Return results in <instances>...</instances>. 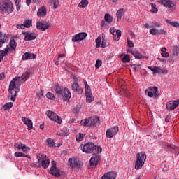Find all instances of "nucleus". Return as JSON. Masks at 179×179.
Here are the masks:
<instances>
[{"mask_svg": "<svg viewBox=\"0 0 179 179\" xmlns=\"http://www.w3.org/2000/svg\"><path fill=\"white\" fill-rule=\"evenodd\" d=\"M122 62L124 63H128L130 62V57L129 55H125L124 57L122 58Z\"/></svg>", "mask_w": 179, "mask_h": 179, "instance_id": "nucleus-46", "label": "nucleus"}, {"mask_svg": "<svg viewBox=\"0 0 179 179\" xmlns=\"http://www.w3.org/2000/svg\"><path fill=\"white\" fill-rule=\"evenodd\" d=\"M101 65H102V61H101V60H99V59H97V60L96 61L95 67H96V69H99Z\"/></svg>", "mask_w": 179, "mask_h": 179, "instance_id": "nucleus-48", "label": "nucleus"}, {"mask_svg": "<svg viewBox=\"0 0 179 179\" xmlns=\"http://www.w3.org/2000/svg\"><path fill=\"white\" fill-rule=\"evenodd\" d=\"M114 39L117 41H120V38H121V31L117 30L116 33L115 34Z\"/></svg>", "mask_w": 179, "mask_h": 179, "instance_id": "nucleus-38", "label": "nucleus"}, {"mask_svg": "<svg viewBox=\"0 0 179 179\" xmlns=\"http://www.w3.org/2000/svg\"><path fill=\"white\" fill-rule=\"evenodd\" d=\"M129 52L132 54L136 59H143V58H147L146 57L143 56L141 53H139L137 50H129Z\"/></svg>", "mask_w": 179, "mask_h": 179, "instance_id": "nucleus-27", "label": "nucleus"}, {"mask_svg": "<svg viewBox=\"0 0 179 179\" xmlns=\"http://www.w3.org/2000/svg\"><path fill=\"white\" fill-rule=\"evenodd\" d=\"M118 126H114V127H110V129H108L106 133V136L108 138H112L114 136L117 135L118 134Z\"/></svg>", "mask_w": 179, "mask_h": 179, "instance_id": "nucleus-8", "label": "nucleus"}, {"mask_svg": "<svg viewBox=\"0 0 179 179\" xmlns=\"http://www.w3.org/2000/svg\"><path fill=\"white\" fill-rule=\"evenodd\" d=\"M87 36V33H80L73 36L71 41L73 42L81 41L82 40H84Z\"/></svg>", "mask_w": 179, "mask_h": 179, "instance_id": "nucleus-13", "label": "nucleus"}, {"mask_svg": "<svg viewBox=\"0 0 179 179\" xmlns=\"http://www.w3.org/2000/svg\"><path fill=\"white\" fill-rule=\"evenodd\" d=\"M104 20L108 24L113 23V16L109 13H106L104 15Z\"/></svg>", "mask_w": 179, "mask_h": 179, "instance_id": "nucleus-29", "label": "nucleus"}, {"mask_svg": "<svg viewBox=\"0 0 179 179\" xmlns=\"http://www.w3.org/2000/svg\"><path fill=\"white\" fill-rule=\"evenodd\" d=\"M152 9L151 12L153 13H156L158 12V9L156 8V4L155 3H151Z\"/></svg>", "mask_w": 179, "mask_h": 179, "instance_id": "nucleus-45", "label": "nucleus"}, {"mask_svg": "<svg viewBox=\"0 0 179 179\" xmlns=\"http://www.w3.org/2000/svg\"><path fill=\"white\" fill-rule=\"evenodd\" d=\"M51 5L54 10L57 9L59 5V0H51Z\"/></svg>", "mask_w": 179, "mask_h": 179, "instance_id": "nucleus-34", "label": "nucleus"}, {"mask_svg": "<svg viewBox=\"0 0 179 179\" xmlns=\"http://www.w3.org/2000/svg\"><path fill=\"white\" fill-rule=\"evenodd\" d=\"M136 156L137 159L135 163V169L138 170L141 169L144 165L147 156L145 152H139L136 155Z\"/></svg>", "mask_w": 179, "mask_h": 179, "instance_id": "nucleus-4", "label": "nucleus"}, {"mask_svg": "<svg viewBox=\"0 0 179 179\" xmlns=\"http://www.w3.org/2000/svg\"><path fill=\"white\" fill-rule=\"evenodd\" d=\"M46 96L48 99H50V100H55V95L52 92H48L47 93Z\"/></svg>", "mask_w": 179, "mask_h": 179, "instance_id": "nucleus-43", "label": "nucleus"}, {"mask_svg": "<svg viewBox=\"0 0 179 179\" xmlns=\"http://www.w3.org/2000/svg\"><path fill=\"white\" fill-rule=\"evenodd\" d=\"M22 152H16L14 155L16 157H22Z\"/></svg>", "mask_w": 179, "mask_h": 179, "instance_id": "nucleus-54", "label": "nucleus"}, {"mask_svg": "<svg viewBox=\"0 0 179 179\" xmlns=\"http://www.w3.org/2000/svg\"><path fill=\"white\" fill-rule=\"evenodd\" d=\"M21 150H22V151H23L24 152H26V153L29 152V150H30L29 148V147H27V146H26L25 145H24V144L22 145Z\"/></svg>", "mask_w": 179, "mask_h": 179, "instance_id": "nucleus-47", "label": "nucleus"}, {"mask_svg": "<svg viewBox=\"0 0 179 179\" xmlns=\"http://www.w3.org/2000/svg\"><path fill=\"white\" fill-rule=\"evenodd\" d=\"M22 120L23 121L24 124L28 127L27 129L29 131H30L31 129H34V130L35 129V127H33V122L31 119H29V117H22Z\"/></svg>", "mask_w": 179, "mask_h": 179, "instance_id": "nucleus-14", "label": "nucleus"}, {"mask_svg": "<svg viewBox=\"0 0 179 179\" xmlns=\"http://www.w3.org/2000/svg\"><path fill=\"white\" fill-rule=\"evenodd\" d=\"M5 78H6L5 73H0V80H4Z\"/></svg>", "mask_w": 179, "mask_h": 179, "instance_id": "nucleus-57", "label": "nucleus"}, {"mask_svg": "<svg viewBox=\"0 0 179 179\" xmlns=\"http://www.w3.org/2000/svg\"><path fill=\"white\" fill-rule=\"evenodd\" d=\"M18 79L19 78H17V77L14 78L11 80L8 87V92L11 94L10 100L13 102H15L16 101L17 93L20 92V88L18 87V84H19Z\"/></svg>", "mask_w": 179, "mask_h": 179, "instance_id": "nucleus-2", "label": "nucleus"}, {"mask_svg": "<svg viewBox=\"0 0 179 179\" xmlns=\"http://www.w3.org/2000/svg\"><path fill=\"white\" fill-rule=\"evenodd\" d=\"M47 117L50 118L51 120L56 122L58 124L62 123V120L61 117L57 115L56 113L52 110H47L45 113Z\"/></svg>", "mask_w": 179, "mask_h": 179, "instance_id": "nucleus-5", "label": "nucleus"}, {"mask_svg": "<svg viewBox=\"0 0 179 179\" xmlns=\"http://www.w3.org/2000/svg\"><path fill=\"white\" fill-rule=\"evenodd\" d=\"M81 150L83 152L87 154L93 153L95 155L90 159V163L91 166H94L98 164L99 162L101 160V156L98 154L102 152V148L101 147L94 145V143H90L84 145L81 148Z\"/></svg>", "mask_w": 179, "mask_h": 179, "instance_id": "nucleus-1", "label": "nucleus"}, {"mask_svg": "<svg viewBox=\"0 0 179 179\" xmlns=\"http://www.w3.org/2000/svg\"><path fill=\"white\" fill-rule=\"evenodd\" d=\"M43 96V92L42 90H41L38 93V98H41Z\"/></svg>", "mask_w": 179, "mask_h": 179, "instance_id": "nucleus-62", "label": "nucleus"}, {"mask_svg": "<svg viewBox=\"0 0 179 179\" xmlns=\"http://www.w3.org/2000/svg\"><path fill=\"white\" fill-rule=\"evenodd\" d=\"M24 25L26 28H29L32 26V20H25L24 22Z\"/></svg>", "mask_w": 179, "mask_h": 179, "instance_id": "nucleus-36", "label": "nucleus"}, {"mask_svg": "<svg viewBox=\"0 0 179 179\" xmlns=\"http://www.w3.org/2000/svg\"><path fill=\"white\" fill-rule=\"evenodd\" d=\"M40 154L38 155H37V159L38 162L40 164H41V166L44 168L46 169L48 167L49 164H50V161L48 159V158L46 156H43L41 155V157H40Z\"/></svg>", "mask_w": 179, "mask_h": 179, "instance_id": "nucleus-6", "label": "nucleus"}, {"mask_svg": "<svg viewBox=\"0 0 179 179\" xmlns=\"http://www.w3.org/2000/svg\"><path fill=\"white\" fill-rule=\"evenodd\" d=\"M159 3L169 8H173L176 6L175 3L171 0H160Z\"/></svg>", "mask_w": 179, "mask_h": 179, "instance_id": "nucleus-18", "label": "nucleus"}, {"mask_svg": "<svg viewBox=\"0 0 179 179\" xmlns=\"http://www.w3.org/2000/svg\"><path fill=\"white\" fill-rule=\"evenodd\" d=\"M47 143L50 147H51V148L55 147V142L52 139H51V138L48 139Z\"/></svg>", "mask_w": 179, "mask_h": 179, "instance_id": "nucleus-42", "label": "nucleus"}, {"mask_svg": "<svg viewBox=\"0 0 179 179\" xmlns=\"http://www.w3.org/2000/svg\"><path fill=\"white\" fill-rule=\"evenodd\" d=\"M9 45H7L6 48L3 50H0V62H1L3 60V57L8 55L9 52Z\"/></svg>", "mask_w": 179, "mask_h": 179, "instance_id": "nucleus-25", "label": "nucleus"}, {"mask_svg": "<svg viewBox=\"0 0 179 179\" xmlns=\"http://www.w3.org/2000/svg\"><path fill=\"white\" fill-rule=\"evenodd\" d=\"M16 27H17V29H24L26 27H25L24 24H22L21 25H17Z\"/></svg>", "mask_w": 179, "mask_h": 179, "instance_id": "nucleus-61", "label": "nucleus"}, {"mask_svg": "<svg viewBox=\"0 0 179 179\" xmlns=\"http://www.w3.org/2000/svg\"><path fill=\"white\" fill-rule=\"evenodd\" d=\"M22 35L24 36V41H29L34 40L37 38V35L34 33H29V32H23Z\"/></svg>", "mask_w": 179, "mask_h": 179, "instance_id": "nucleus-15", "label": "nucleus"}, {"mask_svg": "<svg viewBox=\"0 0 179 179\" xmlns=\"http://www.w3.org/2000/svg\"><path fill=\"white\" fill-rule=\"evenodd\" d=\"M101 41H102V38L101 36H99L95 42L96 43V48H99L101 47Z\"/></svg>", "mask_w": 179, "mask_h": 179, "instance_id": "nucleus-39", "label": "nucleus"}, {"mask_svg": "<svg viewBox=\"0 0 179 179\" xmlns=\"http://www.w3.org/2000/svg\"><path fill=\"white\" fill-rule=\"evenodd\" d=\"M165 22L173 27L179 28V22H171V21H169V20H166Z\"/></svg>", "mask_w": 179, "mask_h": 179, "instance_id": "nucleus-41", "label": "nucleus"}, {"mask_svg": "<svg viewBox=\"0 0 179 179\" xmlns=\"http://www.w3.org/2000/svg\"><path fill=\"white\" fill-rule=\"evenodd\" d=\"M46 14H47V10L45 6H43L41 8H39L38 11L37 12V15L39 17H43L46 15Z\"/></svg>", "mask_w": 179, "mask_h": 179, "instance_id": "nucleus-23", "label": "nucleus"}, {"mask_svg": "<svg viewBox=\"0 0 179 179\" xmlns=\"http://www.w3.org/2000/svg\"><path fill=\"white\" fill-rule=\"evenodd\" d=\"M22 145H23V144H20V143H17L14 145L15 148H18L19 150L22 149Z\"/></svg>", "mask_w": 179, "mask_h": 179, "instance_id": "nucleus-53", "label": "nucleus"}, {"mask_svg": "<svg viewBox=\"0 0 179 179\" xmlns=\"http://www.w3.org/2000/svg\"><path fill=\"white\" fill-rule=\"evenodd\" d=\"M148 96L150 98H152L153 96H155V94L152 92H151V90H150L148 92Z\"/></svg>", "mask_w": 179, "mask_h": 179, "instance_id": "nucleus-59", "label": "nucleus"}, {"mask_svg": "<svg viewBox=\"0 0 179 179\" xmlns=\"http://www.w3.org/2000/svg\"><path fill=\"white\" fill-rule=\"evenodd\" d=\"M89 5L88 0H81V1L78 3L79 8H86Z\"/></svg>", "mask_w": 179, "mask_h": 179, "instance_id": "nucleus-32", "label": "nucleus"}, {"mask_svg": "<svg viewBox=\"0 0 179 179\" xmlns=\"http://www.w3.org/2000/svg\"><path fill=\"white\" fill-rule=\"evenodd\" d=\"M8 45V48L10 47L13 50L16 49V46H17L16 41H15V39L11 40L10 41L9 45Z\"/></svg>", "mask_w": 179, "mask_h": 179, "instance_id": "nucleus-35", "label": "nucleus"}, {"mask_svg": "<svg viewBox=\"0 0 179 179\" xmlns=\"http://www.w3.org/2000/svg\"><path fill=\"white\" fill-rule=\"evenodd\" d=\"M92 90H85V96H90V95H92Z\"/></svg>", "mask_w": 179, "mask_h": 179, "instance_id": "nucleus-60", "label": "nucleus"}, {"mask_svg": "<svg viewBox=\"0 0 179 179\" xmlns=\"http://www.w3.org/2000/svg\"><path fill=\"white\" fill-rule=\"evenodd\" d=\"M173 54L176 56L179 54V47H175V50H173Z\"/></svg>", "mask_w": 179, "mask_h": 179, "instance_id": "nucleus-52", "label": "nucleus"}, {"mask_svg": "<svg viewBox=\"0 0 179 179\" xmlns=\"http://www.w3.org/2000/svg\"><path fill=\"white\" fill-rule=\"evenodd\" d=\"M14 10L13 3L12 1H6L0 6V12L6 15L13 13Z\"/></svg>", "mask_w": 179, "mask_h": 179, "instance_id": "nucleus-3", "label": "nucleus"}, {"mask_svg": "<svg viewBox=\"0 0 179 179\" xmlns=\"http://www.w3.org/2000/svg\"><path fill=\"white\" fill-rule=\"evenodd\" d=\"M29 76H30V72L27 71L24 73L22 74L21 77L22 80H24V82H26V80L29 79Z\"/></svg>", "mask_w": 179, "mask_h": 179, "instance_id": "nucleus-33", "label": "nucleus"}, {"mask_svg": "<svg viewBox=\"0 0 179 179\" xmlns=\"http://www.w3.org/2000/svg\"><path fill=\"white\" fill-rule=\"evenodd\" d=\"M100 122L99 117H93L90 118V127H96Z\"/></svg>", "mask_w": 179, "mask_h": 179, "instance_id": "nucleus-22", "label": "nucleus"}, {"mask_svg": "<svg viewBox=\"0 0 179 179\" xmlns=\"http://www.w3.org/2000/svg\"><path fill=\"white\" fill-rule=\"evenodd\" d=\"M86 96V102L87 103H92L94 101V96L93 94L87 95Z\"/></svg>", "mask_w": 179, "mask_h": 179, "instance_id": "nucleus-40", "label": "nucleus"}, {"mask_svg": "<svg viewBox=\"0 0 179 179\" xmlns=\"http://www.w3.org/2000/svg\"><path fill=\"white\" fill-rule=\"evenodd\" d=\"M101 27L102 28H105V29H108L109 28V25H108V24H106V21H101Z\"/></svg>", "mask_w": 179, "mask_h": 179, "instance_id": "nucleus-51", "label": "nucleus"}, {"mask_svg": "<svg viewBox=\"0 0 179 179\" xmlns=\"http://www.w3.org/2000/svg\"><path fill=\"white\" fill-rule=\"evenodd\" d=\"M159 95H160V94H159V92L158 91V88H157V90L155 91V93L154 94V97L156 99L159 98Z\"/></svg>", "mask_w": 179, "mask_h": 179, "instance_id": "nucleus-58", "label": "nucleus"}, {"mask_svg": "<svg viewBox=\"0 0 179 179\" xmlns=\"http://www.w3.org/2000/svg\"><path fill=\"white\" fill-rule=\"evenodd\" d=\"M71 88L74 92H78V94H82L83 93V90L80 87L79 85L75 82L72 83Z\"/></svg>", "mask_w": 179, "mask_h": 179, "instance_id": "nucleus-16", "label": "nucleus"}, {"mask_svg": "<svg viewBox=\"0 0 179 179\" xmlns=\"http://www.w3.org/2000/svg\"><path fill=\"white\" fill-rule=\"evenodd\" d=\"M110 33L112 34L113 35V36H115L116 31H115V30L113 29V28H110Z\"/></svg>", "mask_w": 179, "mask_h": 179, "instance_id": "nucleus-64", "label": "nucleus"}, {"mask_svg": "<svg viewBox=\"0 0 179 179\" xmlns=\"http://www.w3.org/2000/svg\"><path fill=\"white\" fill-rule=\"evenodd\" d=\"M69 164L72 169H80L81 164L80 161L76 158L69 159Z\"/></svg>", "mask_w": 179, "mask_h": 179, "instance_id": "nucleus-9", "label": "nucleus"}, {"mask_svg": "<svg viewBox=\"0 0 179 179\" xmlns=\"http://www.w3.org/2000/svg\"><path fill=\"white\" fill-rule=\"evenodd\" d=\"M162 55L164 57H168L170 55L169 52H162Z\"/></svg>", "mask_w": 179, "mask_h": 179, "instance_id": "nucleus-63", "label": "nucleus"}, {"mask_svg": "<svg viewBox=\"0 0 179 179\" xmlns=\"http://www.w3.org/2000/svg\"><path fill=\"white\" fill-rule=\"evenodd\" d=\"M50 27L49 22H46L45 21H41L40 22H37L36 27L38 30L45 31Z\"/></svg>", "mask_w": 179, "mask_h": 179, "instance_id": "nucleus-11", "label": "nucleus"}, {"mask_svg": "<svg viewBox=\"0 0 179 179\" xmlns=\"http://www.w3.org/2000/svg\"><path fill=\"white\" fill-rule=\"evenodd\" d=\"M157 87H150L148 90H146V92L148 91H150L151 92H152V94H155V92H157Z\"/></svg>", "mask_w": 179, "mask_h": 179, "instance_id": "nucleus-44", "label": "nucleus"}, {"mask_svg": "<svg viewBox=\"0 0 179 179\" xmlns=\"http://www.w3.org/2000/svg\"><path fill=\"white\" fill-rule=\"evenodd\" d=\"M15 1V6H16V9L17 11L20 10V8L21 7V5L20 3V1L19 0H14Z\"/></svg>", "mask_w": 179, "mask_h": 179, "instance_id": "nucleus-49", "label": "nucleus"}, {"mask_svg": "<svg viewBox=\"0 0 179 179\" xmlns=\"http://www.w3.org/2000/svg\"><path fill=\"white\" fill-rule=\"evenodd\" d=\"M80 124L84 127H90V118L82 120L80 121Z\"/></svg>", "mask_w": 179, "mask_h": 179, "instance_id": "nucleus-30", "label": "nucleus"}, {"mask_svg": "<svg viewBox=\"0 0 179 179\" xmlns=\"http://www.w3.org/2000/svg\"><path fill=\"white\" fill-rule=\"evenodd\" d=\"M150 34L156 36V35H161V34H166V31H165L164 29L158 30L156 29V28H152L150 30Z\"/></svg>", "mask_w": 179, "mask_h": 179, "instance_id": "nucleus-20", "label": "nucleus"}, {"mask_svg": "<svg viewBox=\"0 0 179 179\" xmlns=\"http://www.w3.org/2000/svg\"><path fill=\"white\" fill-rule=\"evenodd\" d=\"M178 106H179V99L169 101V102L166 103V110L171 112L176 109Z\"/></svg>", "mask_w": 179, "mask_h": 179, "instance_id": "nucleus-7", "label": "nucleus"}, {"mask_svg": "<svg viewBox=\"0 0 179 179\" xmlns=\"http://www.w3.org/2000/svg\"><path fill=\"white\" fill-rule=\"evenodd\" d=\"M12 107H13V103L8 102L3 105V110L6 111L10 110Z\"/></svg>", "mask_w": 179, "mask_h": 179, "instance_id": "nucleus-31", "label": "nucleus"}, {"mask_svg": "<svg viewBox=\"0 0 179 179\" xmlns=\"http://www.w3.org/2000/svg\"><path fill=\"white\" fill-rule=\"evenodd\" d=\"M148 68L153 72L154 75H155V73H164L166 71V70H163L158 66H148Z\"/></svg>", "mask_w": 179, "mask_h": 179, "instance_id": "nucleus-21", "label": "nucleus"}, {"mask_svg": "<svg viewBox=\"0 0 179 179\" xmlns=\"http://www.w3.org/2000/svg\"><path fill=\"white\" fill-rule=\"evenodd\" d=\"M0 43H8V36H6V34H3V32H0Z\"/></svg>", "mask_w": 179, "mask_h": 179, "instance_id": "nucleus-28", "label": "nucleus"}, {"mask_svg": "<svg viewBox=\"0 0 179 179\" xmlns=\"http://www.w3.org/2000/svg\"><path fill=\"white\" fill-rule=\"evenodd\" d=\"M128 47L133 48L134 46L133 42L131 41L128 40L127 41Z\"/></svg>", "mask_w": 179, "mask_h": 179, "instance_id": "nucleus-56", "label": "nucleus"}, {"mask_svg": "<svg viewBox=\"0 0 179 179\" xmlns=\"http://www.w3.org/2000/svg\"><path fill=\"white\" fill-rule=\"evenodd\" d=\"M80 109H81V108L80 106H76L73 109V113L74 114H78L80 112Z\"/></svg>", "mask_w": 179, "mask_h": 179, "instance_id": "nucleus-50", "label": "nucleus"}, {"mask_svg": "<svg viewBox=\"0 0 179 179\" xmlns=\"http://www.w3.org/2000/svg\"><path fill=\"white\" fill-rule=\"evenodd\" d=\"M125 13V10H124V8H120L117 13H116V15H117V21L120 22L121 21V19L122 18V17L124 15Z\"/></svg>", "mask_w": 179, "mask_h": 179, "instance_id": "nucleus-24", "label": "nucleus"}, {"mask_svg": "<svg viewBox=\"0 0 179 179\" xmlns=\"http://www.w3.org/2000/svg\"><path fill=\"white\" fill-rule=\"evenodd\" d=\"M115 177H117V173L112 171L105 173L101 179H115Z\"/></svg>", "mask_w": 179, "mask_h": 179, "instance_id": "nucleus-19", "label": "nucleus"}, {"mask_svg": "<svg viewBox=\"0 0 179 179\" xmlns=\"http://www.w3.org/2000/svg\"><path fill=\"white\" fill-rule=\"evenodd\" d=\"M36 57V56L34 54L26 52L22 55V59L25 61L30 59H35Z\"/></svg>", "mask_w": 179, "mask_h": 179, "instance_id": "nucleus-26", "label": "nucleus"}, {"mask_svg": "<svg viewBox=\"0 0 179 179\" xmlns=\"http://www.w3.org/2000/svg\"><path fill=\"white\" fill-rule=\"evenodd\" d=\"M64 88L60 87L59 85H56L52 87V91L56 92L59 97L62 96Z\"/></svg>", "mask_w": 179, "mask_h": 179, "instance_id": "nucleus-17", "label": "nucleus"}, {"mask_svg": "<svg viewBox=\"0 0 179 179\" xmlns=\"http://www.w3.org/2000/svg\"><path fill=\"white\" fill-rule=\"evenodd\" d=\"M85 136V134H83V133H79L78 136H76V139L77 141L80 142L83 141Z\"/></svg>", "mask_w": 179, "mask_h": 179, "instance_id": "nucleus-37", "label": "nucleus"}, {"mask_svg": "<svg viewBox=\"0 0 179 179\" xmlns=\"http://www.w3.org/2000/svg\"><path fill=\"white\" fill-rule=\"evenodd\" d=\"M56 162H52V167L50 169V174L55 176V177H59L61 176L60 171L56 167Z\"/></svg>", "mask_w": 179, "mask_h": 179, "instance_id": "nucleus-10", "label": "nucleus"}, {"mask_svg": "<svg viewBox=\"0 0 179 179\" xmlns=\"http://www.w3.org/2000/svg\"><path fill=\"white\" fill-rule=\"evenodd\" d=\"M59 97L63 99L64 101H68L71 97V92L69 90L68 88L65 87L64 90H63L62 96H60Z\"/></svg>", "mask_w": 179, "mask_h": 179, "instance_id": "nucleus-12", "label": "nucleus"}, {"mask_svg": "<svg viewBox=\"0 0 179 179\" xmlns=\"http://www.w3.org/2000/svg\"><path fill=\"white\" fill-rule=\"evenodd\" d=\"M107 45V43L105 39L102 40V43H101V48H106Z\"/></svg>", "mask_w": 179, "mask_h": 179, "instance_id": "nucleus-55", "label": "nucleus"}]
</instances>
